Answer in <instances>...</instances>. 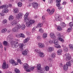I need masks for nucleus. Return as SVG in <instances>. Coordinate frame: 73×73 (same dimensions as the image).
<instances>
[{
    "label": "nucleus",
    "instance_id": "nucleus-1",
    "mask_svg": "<svg viewBox=\"0 0 73 73\" xmlns=\"http://www.w3.org/2000/svg\"><path fill=\"white\" fill-rule=\"evenodd\" d=\"M29 16V13H26L24 16V20L25 22L26 23V25L27 27L30 28L33 24H34L35 22L33 20H31L29 21V19L28 18V17ZM29 21V22H28Z\"/></svg>",
    "mask_w": 73,
    "mask_h": 73
},
{
    "label": "nucleus",
    "instance_id": "nucleus-2",
    "mask_svg": "<svg viewBox=\"0 0 73 73\" xmlns=\"http://www.w3.org/2000/svg\"><path fill=\"white\" fill-rule=\"evenodd\" d=\"M13 39V36L12 35H9L7 38V41H11L10 44L11 47L12 48H17L18 46H19V44L18 42H16L15 41H13V40H12Z\"/></svg>",
    "mask_w": 73,
    "mask_h": 73
},
{
    "label": "nucleus",
    "instance_id": "nucleus-3",
    "mask_svg": "<svg viewBox=\"0 0 73 73\" xmlns=\"http://www.w3.org/2000/svg\"><path fill=\"white\" fill-rule=\"evenodd\" d=\"M8 7V6L7 5H2L0 7V9H4V12L5 13H8L9 12L8 9L7 8Z\"/></svg>",
    "mask_w": 73,
    "mask_h": 73
},
{
    "label": "nucleus",
    "instance_id": "nucleus-4",
    "mask_svg": "<svg viewBox=\"0 0 73 73\" xmlns=\"http://www.w3.org/2000/svg\"><path fill=\"white\" fill-rule=\"evenodd\" d=\"M23 67L24 69L26 70V71L27 72H30V70L29 68V66L28 64L27 63H25L23 65Z\"/></svg>",
    "mask_w": 73,
    "mask_h": 73
},
{
    "label": "nucleus",
    "instance_id": "nucleus-5",
    "mask_svg": "<svg viewBox=\"0 0 73 73\" xmlns=\"http://www.w3.org/2000/svg\"><path fill=\"white\" fill-rule=\"evenodd\" d=\"M9 66L8 64H7V63L5 62H4L2 65V68L3 69H8V68Z\"/></svg>",
    "mask_w": 73,
    "mask_h": 73
},
{
    "label": "nucleus",
    "instance_id": "nucleus-6",
    "mask_svg": "<svg viewBox=\"0 0 73 73\" xmlns=\"http://www.w3.org/2000/svg\"><path fill=\"white\" fill-rule=\"evenodd\" d=\"M9 63L11 64H12L13 65L15 66V65H17L18 63L16 62L14 60L11 59L9 61Z\"/></svg>",
    "mask_w": 73,
    "mask_h": 73
},
{
    "label": "nucleus",
    "instance_id": "nucleus-7",
    "mask_svg": "<svg viewBox=\"0 0 73 73\" xmlns=\"http://www.w3.org/2000/svg\"><path fill=\"white\" fill-rule=\"evenodd\" d=\"M57 35L58 36V39L60 41H61L62 42H64V40L62 39V36H61L60 35V34L58 33V34H57Z\"/></svg>",
    "mask_w": 73,
    "mask_h": 73
},
{
    "label": "nucleus",
    "instance_id": "nucleus-8",
    "mask_svg": "<svg viewBox=\"0 0 73 73\" xmlns=\"http://www.w3.org/2000/svg\"><path fill=\"white\" fill-rule=\"evenodd\" d=\"M25 25L24 24H22L21 26L20 24H18V25L17 28L18 29H20L21 28L22 29L24 30L25 28Z\"/></svg>",
    "mask_w": 73,
    "mask_h": 73
},
{
    "label": "nucleus",
    "instance_id": "nucleus-9",
    "mask_svg": "<svg viewBox=\"0 0 73 73\" xmlns=\"http://www.w3.org/2000/svg\"><path fill=\"white\" fill-rule=\"evenodd\" d=\"M65 56L66 57V61H69V60H70L71 59V57H70L69 53L66 54H65Z\"/></svg>",
    "mask_w": 73,
    "mask_h": 73
},
{
    "label": "nucleus",
    "instance_id": "nucleus-10",
    "mask_svg": "<svg viewBox=\"0 0 73 73\" xmlns=\"http://www.w3.org/2000/svg\"><path fill=\"white\" fill-rule=\"evenodd\" d=\"M18 27V25H17L15 27L13 28L12 29V31H13V32H16V33H17V32H18V30L19 29L17 27Z\"/></svg>",
    "mask_w": 73,
    "mask_h": 73
},
{
    "label": "nucleus",
    "instance_id": "nucleus-11",
    "mask_svg": "<svg viewBox=\"0 0 73 73\" xmlns=\"http://www.w3.org/2000/svg\"><path fill=\"white\" fill-rule=\"evenodd\" d=\"M50 36L51 38H52V39L56 38V35H55L54 33H50Z\"/></svg>",
    "mask_w": 73,
    "mask_h": 73
},
{
    "label": "nucleus",
    "instance_id": "nucleus-12",
    "mask_svg": "<svg viewBox=\"0 0 73 73\" xmlns=\"http://www.w3.org/2000/svg\"><path fill=\"white\" fill-rule=\"evenodd\" d=\"M53 51H54V48L52 47H48L47 49V51L50 53H52Z\"/></svg>",
    "mask_w": 73,
    "mask_h": 73
},
{
    "label": "nucleus",
    "instance_id": "nucleus-13",
    "mask_svg": "<svg viewBox=\"0 0 73 73\" xmlns=\"http://www.w3.org/2000/svg\"><path fill=\"white\" fill-rule=\"evenodd\" d=\"M38 46L40 48H44L45 47V45L44 44L42 43H39L38 44Z\"/></svg>",
    "mask_w": 73,
    "mask_h": 73
},
{
    "label": "nucleus",
    "instance_id": "nucleus-14",
    "mask_svg": "<svg viewBox=\"0 0 73 73\" xmlns=\"http://www.w3.org/2000/svg\"><path fill=\"white\" fill-rule=\"evenodd\" d=\"M33 6L35 9H37L38 8V4L36 3H33Z\"/></svg>",
    "mask_w": 73,
    "mask_h": 73
},
{
    "label": "nucleus",
    "instance_id": "nucleus-15",
    "mask_svg": "<svg viewBox=\"0 0 73 73\" xmlns=\"http://www.w3.org/2000/svg\"><path fill=\"white\" fill-rule=\"evenodd\" d=\"M22 16H23V13H20L18 15L17 18L18 19H21L22 18Z\"/></svg>",
    "mask_w": 73,
    "mask_h": 73
},
{
    "label": "nucleus",
    "instance_id": "nucleus-16",
    "mask_svg": "<svg viewBox=\"0 0 73 73\" xmlns=\"http://www.w3.org/2000/svg\"><path fill=\"white\" fill-rule=\"evenodd\" d=\"M22 54L23 56H27L28 54V51L27 50H25L23 51Z\"/></svg>",
    "mask_w": 73,
    "mask_h": 73
},
{
    "label": "nucleus",
    "instance_id": "nucleus-17",
    "mask_svg": "<svg viewBox=\"0 0 73 73\" xmlns=\"http://www.w3.org/2000/svg\"><path fill=\"white\" fill-rule=\"evenodd\" d=\"M11 24L12 25H15L17 24V22L15 20H14L11 22Z\"/></svg>",
    "mask_w": 73,
    "mask_h": 73
},
{
    "label": "nucleus",
    "instance_id": "nucleus-18",
    "mask_svg": "<svg viewBox=\"0 0 73 73\" xmlns=\"http://www.w3.org/2000/svg\"><path fill=\"white\" fill-rule=\"evenodd\" d=\"M56 19L57 21H61L62 20V18L60 15H58L56 17Z\"/></svg>",
    "mask_w": 73,
    "mask_h": 73
},
{
    "label": "nucleus",
    "instance_id": "nucleus-19",
    "mask_svg": "<svg viewBox=\"0 0 73 73\" xmlns=\"http://www.w3.org/2000/svg\"><path fill=\"white\" fill-rule=\"evenodd\" d=\"M62 50L61 49H60L58 50L57 51V54L58 55H60L62 53Z\"/></svg>",
    "mask_w": 73,
    "mask_h": 73
},
{
    "label": "nucleus",
    "instance_id": "nucleus-20",
    "mask_svg": "<svg viewBox=\"0 0 73 73\" xmlns=\"http://www.w3.org/2000/svg\"><path fill=\"white\" fill-rule=\"evenodd\" d=\"M42 27V23H39L38 24L37 26H36V28H41Z\"/></svg>",
    "mask_w": 73,
    "mask_h": 73
},
{
    "label": "nucleus",
    "instance_id": "nucleus-21",
    "mask_svg": "<svg viewBox=\"0 0 73 73\" xmlns=\"http://www.w3.org/2000/svg\"><path fill=\"white\" fill-rule=\"evenodd\" d=\"M30 40V38L29 37L26 38L23 40L24 43H27Z\"/></svg>",
    "mask_w": 73,
    "mask_h": 73
},
{
    "label": "nucleus",
    "instance_id": "nucleus-22",
    "mask_svg": "<svg viewBox=\"0 0 73 73\" xmlns=\"http://www.w3.org/2000/svg\"><path fill=\"white\" fill-rule=\"evenodd\" d=\"M39 55L40 57H44L45 56L43 52H40L39 53Z\"/></svg>",
    "mask_w": 73,
    "mask_h": 73
},
{
    "label": "nucleus",
    "instance_id": "nucleus-23",
    "mask_svg": "<svg viewBox=\"0 0 73 73\" xmlns=\"http://www.w3.org/2000/svg\"><path fill=\"white\" fill-rule=\"evenodd\" d=\"M53 44H54L55 45L58 44V40H57L56 39V38L53 39Z\"/></svg>",
    "mask_w": 73,
    "mask_h": 73
},
{
    "label": "nucleus",
    "instance_id": "nucleus-24",
    "mask_svg": "<svg viewBox=\"0 0 73 73\" xmlns=\"http://www.w3.org/2000/svg\"><path fill=\"white\" fill-rule=\"evenodd\" d=\"M42 37L43 38H46L48 36V35L46 33H44L43 34Z\"/></svg>",
    "mask_w": 73,
    "mask_h": 73
},
{
    "label": "nucleus",
    "instance_id": "nucleus-25",
    "mask_svg": "<svg viewBox=\"0 0 73 73\" xmlns=\"http://www.w3.org/2000/svg\"><path fill=\"white\" fill-rule=\"evenodd\" d=\"M19 12V10H18V8H15L13 9V12L15 13H17Z\"/></svg>",
    "mask_w": 73,
    "mask_h": 73
},
{
    "label": "nucleus",
    "instance_id": "nucleus-26",
    "mask_svg": "<svg viewBox=\"0 0 73 73\" xmlns=\"http://www.w3.org/2000/svg\"><path fill=\"white\" fill-rule=\"evenodd\" d=\"M29 70H30L29 72H30L31 71H33L34 70V67L32 66H29Z\"/></svg>",
    "mask_w": 73,
    "mask_h": 73
},
{
    "label": "nucleus",
    "instance_id": "nucleus-27",
    "mask_svg": "<svg viewBox=\"0 0 73 73\" xmlns=\"http://www.w3.org/2000/svg\"><path fill=\"white\" fill-rule=\"evenodd\" d=\"M63 69L64 70H67V69H68V66L66 65H64L63 66Z\"/></svg>",
    "mask_w": 73,
    "mask_h": 73
},
{
    "label": "nucleus",
    "instance_id": "nucleus-28",
    "mask_svg": "<svg viewBox=\"0 0 73 73\" xmlns=\"http://www.w3.org/2000/svg\"><path fill=\"white\" fill-rule=\"evenodd\" d=\"M7 31V29L6 28H4L2 30L1 32L2 33H5Z\"/></svg>",
    "mask_w": 73,
    "mask_h": 73
},
{
    "label": "nucleus",
    "instance_id": "nucleus-29",
    "mask_svg": "<svg viewBox=\"0 0 73 73\" xmlns=\"http://www.w3.org/2000/svg\"><path fill=\"white\" fill-rule=\"evenodd\" d=\"M37 69L38 70H40L41 68V65L40 64H38L37 66Z\"/></svg>",
    "mask_w": 73,
    "mask_h": 73
},
{
    "label": "nucleus",
    "instance_id": "nucleus-30",
    "mask_svg": "<svg viewBox=\"0 0 73 73\" xmlns=\"http://www.w3.org/2000/svg\"><path fill=\"white\" fill-rule=\"evenodd\" d=\"M55 11V9H52L50 13V15H52V14H53Z\"/></svg>",
    "mask_w": 73,
    "mask_h": 73
},
{
    "label": "nucleus",
    "instance_id": "nucleus-31",
    "mask_svg": "<svg viewBox=\"0 0 73 73\" xmlns=\"http://www.w3.org/2000/svg\"><path fill=\"white\" fill-rule=\"evenodd\" d=\"M52 58H54L56 57V53L54 52H53L52 53L51 55Z\"/></svg>",
    "mask_w": 73,
    "mask_h": 73
},
{
    "label": "nucleus",
    "instance_id": "nucleus-32",
    "mask_svg": "<svg viewBox=\"0 0 73 73\" xmlns=\"http://www.w3.org/2000/svg\"><path fill=\"white\" fill-rule=\"evenodd\" d=\"M66 65L68 66H71V63L70 62H67L66 63Z\"/></svg>",
    "mask_w": 73,
    "mask_h": 73
},
{
    "label": "nucleus",
    "instance_id": "nucleus-33",
    "mask_svg": "<svg viewBox=\"0 0 73 73\" xmlns=\"http://www.w3.org/2000/svg\"><path fill=\"white\" fill-rule=\"evenodd\" d=\"M13 19V17L12 15H10L9 16V21H11V20H12Z\"/></svg>",
    "mask_w": 73,
    "mask_h": 73
},
{
    "label": "nucleus",
    "instance_id": "nucleus-34",
    "mask_svg": "<svg viewBox=\"0 0 73 73\" xmlns=\"http://www.w3.org/2000/svg\"><path fill=\"white\" fill-rule=\"evenodd\" d=\"M14 71L16 73H20V70H19L15 68L14 69Z\"/></svg>",
    "mask_w": 73,
    "mask_h": 73
},
{
    "label": "nucleus",
    "instance_id": "nucleus-35",
    "mask_svg": "<svg viewBox=\"0 0 73 73\" xmlns=\"http://www.w3.org/2000/svg\"><path fill=\"white\" fill-rule=\"evenodd\" d=\"M18 7H21L23 5L22 3L21 2H19L17 3Z\"/></svg>",
    "mask_w": 73,
    "mask_h": 73
},
{
    "label": "nucleus",
    "instance_id": "nucleus-36",
    "mask_svg": "<svg viewBox=\"0 0 73 73\" xmlns=\"http://www.w3.org/2000/svg\"><path fill=\"white\" fill-rule=\"evenodd\" d=\"M72 27H70L68 28L67 31L68 32H71L72 30Z\"/></svg>",
    "mask_w": 73,
    "mask_h": 73
},
{
    "label": "nucleus",
    "instance_id": "nucleus-37",
    "mask_svg": "<svg viewBox=\"0 0 73 73\" xmlns=\"http://www.w3.org/2000/svg\"><path fill=\"white\" fill-rule=\"evenodd\" d=\"M45 69L46 71H48L49 70V67L48 66H46L45 67Z\"/></svg>",
    "mask_w": 73,
    "mask_h": 73
},
{
    "label": "nucleus",
    "instance_id": "nucleus-38",
    "mask_svg": "<svg viewBox=\"0 0 73 73\" xmlns=\"http://www.w3.org/2000/svg\"><path fill=\"white\" fill-rule=\"evenodd\" d=\"M57 29L58 31H62V28L60 26H58L57 27Z\"/></svg>",
    "mask_w": 73,
    "mask_h": 73
},
{
    "label": "nucleus",
    "instance_id": "nucleus-39",
    "mask_svg": "<svg viewBox=\"0 0 73 73\" xmlns=\"http://www.w3.org/2000/svg\"><path fill=\"white\" fill-rule=\"evenodd\" d=\"M39 32H40V33H44V30H43L42 29L40 28L39 29Z\"/></svg>",
    "mask_w": 73,
    "mask_h": 73
},
{
    "label": "nucleus",
    "instance_id": "nucleus-40",
    "mask_svg": "<svg viewBox=\"0 0 73 73\" xmlns=\"http://www.w3.org/2000/svg\"><path fill=\"white\" fill-rule=\"evenodd\" d=\"M3 44L5 46H7L8 45V42L7 41H5L3 42Z\"/></svg>",
    "mask_w": 73,
    "mask_h": 73
},
{
    "label": "nucleus",
    "instance_id": "nucleus-41",
    "mask_svg": "<svg viewBox=\"0 0 73 73\" xmlns=\"http://www.w3.org/2000/svg\"><path fill=\"white\" fill-rule=\"evenodd\" d=\"M55 46L56 48H61L60 46L58 44H55Z\"/></svg>",
    "mask_w": 73,
    "mask_h": 73
},
{
    "label": "nucleus",
    "instance_id": "nucleus-42",
    "mask_svg": "<svg viewBox=\"0 0 73 73\" xmlns=\"http://www.w3.org/2000/svg\"><path fill=\"white\" fill-rule=\"evenodd\" d=\"M19 46L20 48H21V49H23V46H24L23 44V43H20Z\"/></svg>",
    "mask_w": 73,
    "mask_h": 73
},
{
    "label": "nucleus",
    "instance_id": "nucleus-43",
    "mask_svg": "<svg viewBox=\"0 0 73 73\" xmlns=\"http://www.w3.org/2000/svg\"><path fill=\"white\" fill-rule=\"evenodd\" d=\"M36 27H33L32 29V33H34L35 32V31H36Z\"/></svg>",
    "mask_w": 73,
    "mask_h": 73
},
{
    "label": "nucleus",
    "instance_id": "nucleus-44",
    "mask_svg": "<svg viewBox=\"0 0 73 73\" xmlns=\"http://www.w3.org/2000/svg\"><path fill=\"white\" fill-rule=\"evenodd\" d=\"M71 49H73V45L72 44H70L68 46Z\"/></svg>",
    "mask_w": 73,
    "mask_h": 73
},
{
    "label": "nucleus",
    "instance_id": "nucleus-45",
    "mask_svg": "<svg viewBox=\"0 0 73 73\" xmlns=\"http://www.w3.org/2000/svg\"><path fill=\"white\" fill-rule=\"evenodd\" d=\"M64 52H68V48L66 47H65L63 49Z\"/></svg>",
    "mask_w": 73,
    "mask_h": 73
},
{
    "label": "nucleus",
    "instance_id": "nucleus-46",
    "mask_svg": "<svg viewBox=\"0 0 73 73\" xmlns=\"http://www.w3.org/2000/svg\"><path fill=\"white\" fill-rule=\"evenodd\" d=\"M16 37L17 38H20L21 37V33L17 34L16 35Z\"/></svg>",
    "mask_w": 73,
    "mask_h": 73
},
{
    "label": "nucleus",
    "instance_id": "nucleus-47",
    "mask_svg": "<svg viewBox=\"0 0 73 73\" xmlns=\"http://www.w3.org/2000/svg\"><path fill=\"white\" fill-rule=\"evenodd\" d=\"M21 37H22V38H25V35L23 33H21Z\"/></svg>",
    "mask_w": 73,
    "mask_h": 73
},
{
    "label": "nucleus",
    "instance_id": "nucleus-48",
    "mask_svg": "<svg viewBox=\"0 0 73 73\" xmlns=\"http://www.w3.org/2000/svg\"><path fill=\"white\" fill-rule=\"evenodd\" d=\"M69 25L71 27H72L73 26V22H72L70 23H69Z\"/></svg>",
    "mask_w": 73,
    "mask_h": 73
},
{
    "label": "nucleus",
    "instance_id": "nucleus-49",
    "mask_svg": "<svg viewBox=\"0 0 73 73\" xmlns=\"http://www.w3.org/2000/svg\"><path fill=\"white\" fill-rule=\"evenodd\" d=\"M62 27L63 28L65 27H66V24H65L64 23H62Z\"/></svg>",
    "mask_w": 73,
    "mask_h": 73
},
{
    "label": "nucleus",
    "instance_id": "nucleus-50",
    "mask_svg": "<svg viewBox=\"0 0 73 73\" xmlns=\"http://www.w3.org/2000/svg\"><path fill=\"white\" fill-rule=\"evenodd\" d=\"M7 23V20L6 19L2 21V23L3 24H5V23Z\"/></svg>",
    "mask_w": 73,
    "mask_h": 73
},
{
    "label": "nucleus",
    "instance_id": "nucleus-51",
    "mask_svg": "<svg viewBox=\"0 0 73 73\" xmlns=\"http://www.w3.org/2000/svg\"><path fill=\"white\" fill-rule=\"evenodd\" d=\"M49 43L50 44H52L53 43V41L52 40H50L49 41Z\"/></svg>",
    "mask_w": 73,
    "mask_h": 73
},
{
    "label": "nucleus",
    "instance_id": "nucleus-52",
    "mask_svg": "<svg viewBox=\"0 0 73 73\" xmlns=\"http://www.w3.org/2000/svg\"><path fill=\"white\" fill-rule=\"evenodd\" d=\"M18 62H19L20 64H22V63L21 62V60L20 59H18L17 60Z\"/></svg>",
    "mask_w": 73,
    "mask_h": 73
},
{
    "label": "nucleus",
    "instance_id": "nucleus-53",
    "mask_svg": "<svg viewBox=\"0 0 73 73\" xmlns=\"http://www.w3.org/2000/svg\"><path fill=\"white\" fill-rule=\"evenodd\" d=\"M34 51L35 52H36V53H38L40 52V51L38 49H36Z\"/></svg>",
    "mask_w": 73,
    "mask_h": 73
},
{
    "label": "nucleus",
    "instance_id": "nucleus-54",
    "mask_svg": "<svg viewBox=\"0 0 73 73\" xmlns=\"http://www.w3.org/2000/svg\"><path fill=\"white\" fill-rule=\"evenodd\" d=\"M37 39L38 41H40L41 40V38L40 36H38L37 38Z\"/></svg>",
    "mask_w": 73,
    "mask_h": 73
},
{
    "label": "nucleus",
    "instance_id": "nucleus-55",
    "mask_svg": "<svg viewBox=\"0 0 73 73\" xmlns=\"http://www.w3.org/2000/svg\"><path fill=\"white\" fill-rule=\"evenodd\" d=\"M52 3H53V0H49L48 1V3L49 4H52Z\"/></svg>",
    "mask_w": 73,
    "mask_h": 73
},
{
    "label": "nucleus",
    "instance_id": "nucleus-56",
    "mask_svg": "<svg viewBox=\"0 0 73 73\" xmlns=\"http://www.w3.org/2000/svg\"><path fill=\"white\" fill-rule=\"evenodd\" d=\"M56 6L58 7H59L60 6V3H56Z\"/></svg>",
    "mask_w": 73,
    "mask_h": 73
},
{
    "label": "nucleus",
    "instance_id": "nucleus-57",
    "mask_svg": "<svg viewBox=\"0 0 73 73\" xmlns=\"http://www.w3.org/2000/svg\"><path fill=\"white\" fill-rule=\"evenodd\" d=\"M26 33L27 35H29L31 34V32L29 31H27Z\"/></svg>",
    "mask_w": 73,
    "mask_h": 73
},
{
    "label": "nucleus",
    "instance_id": "nucleus-58",
    "mask_svg": "<svg viewBox=\"0 0 73 73\" xmlns=\"http://www.w3.org/2000/svg\"><path fill=\"white\" fill-rule=\"evenodd\" d=\"M60 2H61V0H56V3H59Z\"/></svg>",
    "mask_w": 73,
    "mask_h": 73
},
{
    "label": "nucleus",
    "instance_id": "nucleus-59",
    "mask_svg": "<svg viewBox=\"0 0 73 73\" xmlns=\"http://www.w3.org/2000/svg\"><path fill=\"white\" fill-rule=\"evenodd\" d=\"M0 48H3V45H2L1 43H0Z\"/></svg>",
    "mask_w": 73,
    "mask_h": 73
},
{
    "label": "nucleus",
    "instance_id": "nucleus-60",
    "mask_svg": "<svg viewBox=\"0 0 73 73\" xmlns=\"http://www.w3.org/2000/svg\"><path fill=\"white\" fill-rule=\"evenodd\" d=\"M58 9H62V7H58Z\"/></svg>",
    "mask_w": 73,
    "mask_h": 73
},
{
    "label": "nucleus",
    "instance_id": "nucleus-61",
    "mask_svg": "<svg viewBox=\"0 0 73 73\" xmlns=\"http://www.w3.org/2000/svg\"><path fill=\"white\" fill-rule=\"evenodd\" d=\"M66 4V2H64L62 4L63 5H65Z\"/></svg>",
    "mask_w": 73,
    "mask_h": 73
},
{
    "label": "nucleus",
    "instance_id": "nucleus-62",
    "mask_svg": "<svg viewBox=\"0 0 73 73\" xmlns=\"http://www.w3.org/2000/svg\"><path fill=\"white\" fill-rule=\"evenodd\" d=\"M42 19L43 20H44L45 19V16H43L42 17Z\"/></svg>",
    "mask_w": 73,
    "mask_h": 73
},
{
    "label": "nucleus",
    "instance_id": "nucleus-63",
    "mask_svg": "<svg viewBox=\"0 0 73 73\" xmlns=\"http://www.w3.org/2000/svg\"><path fill=\"white\" fill-rule=\"evenodd\" d=\"M47 12H50V9H48L47 10Z\"/></svg>",
    "mask_w": 73,
    "mask_h": 73
},
{
    "label": "nucleus",
    "instance_id": "nucleus-64",
    "mask_svg": "<svg viewBox=\"0 0 73 73\" xmlns=\"http://www.w3.org/2000/svg\"><path fill=\"white\" fill-rule=\"evenodd\" d=\"M48 60L50 62L52 60V59H51V58H49L48 59Z\"/></svg>",
    "mask_w": 73,
    "mask_h": 73
}]
</instances>
